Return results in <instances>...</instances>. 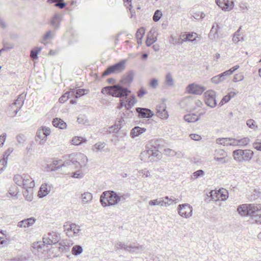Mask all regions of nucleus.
Listing matches in <instances>:
<instances>
[{"instance_id": "obj_47", "label": "nucleus", "mask_w": 261, "mask_h": 261, "mask_svg": "<svg viewBox=\"0 0 261 261\" xmlns=\"http://www.w3.org/2000/svg\"><path fill=\"white\" fill-rule=\"evenodd\" d=\"M145 33V29L144 27H141L138 29L136 33V38H139L140 37L142 36V38L144 37V35Z\"/></svg>"}, {"instance_id": "obj_25", "label": "nucleus", "mask_w": 261, "mask_h": 261, "mask_svg": "<svg viewBox=\"0 0 261 261\" xmlns=\"http://www.w3.org/2000/svg\"><path fill=\"white\" fill-rule=\"evenodd\" d=\"M220 29V27L218 23H214L208 34V37L211 40H215L218 38V32Z\"/></svg>"}, {"instance_id": "obj_18", "label": "nucleus", "mask_w": 261, "mask_h": 261, "mask_svg": "<svg viewBox=\"0 0 261 261\" xmlns=\"http://www.w3.org/2000/svg\"><path fill=\"white\" fill-rule=\"evenodd\" d=\"M217 5L224 11H230L234 7L233 0H215Z\"/></svg>"}, {"instance_id": "obj_7", "label": "nucleus", "mask_w": 261, "mask_h": 261, "mask_svg": "<svg viewBox=\"0 0 261 261\" xmlns=\"http://www.w3.org/2000/svg\"><path fill=\"white\" fill-rule=\"evenodd\" d=\"M254 155V152L250 149H236L232 152L234 159L238 162L250 161Z\"/></svg>"}, {"instance_id": "obj_42", "label": "nucleus", "mask_w": 261, "mask_h": 261, "mask_svg": "<svg viewBox=\"0 0 261 261\" xmlns=\"http://www.w3.org/2000/svg\"><path fill=\"white\" fill-rule=\"evenodd\" d=\"M251 219L255 223L261 224V212L254 213Z\"/></svg>"}, {"instance_id": "obj_37", "label": "nucleus", "mask_w": 261, "mask_h": 261, "mask_svg": "<svg viewBox=\"0 0 261 261\" xmlns=\"http://www.w3.org/2000/svg\"><path fill=\"white\" fill-rule=\"evenodd\" d=\"M48 194L47 185V184L42 185L38 192V196L39 197H43Z\"/></svg>"}, {"instance_id": "obj_3", "label": "nucleus", "mask_w": 261, "mask_h": 261, "mask_svg": "<svg viewBox=\"0 0 261 261\" xmlns=\"http://www.w3.org/2000/svg\"><path fill=\"white\" fill-rule=\"evenodd\" d=\"M119 201V194L114 191H104L100 197V202L103 207L116 205Z\"/></svg>"}, {"instance_id": "obj_9", "label": "nucleus", "mask_w": 261, "mask_h": 261, "mask_svg": "<svg viewBox=\"0 0 261 261\" xmlns=\"http://www.w3.org/2000/svg\"><path fill=\"white\" fill-rule=\"evenodd\" d=\"M134 115V112L131 110H127L125 109L124 112H121L119 113L118 117L117 119L116 123L112 126L110 127V131H114L115 129L118 130L122 128L125 124L124 118H132Z\"/></svg>"}, {"instance_id": "obj_12", "label": "nucleus", "mask_w": 261, "mask_h": 261, "mask_svg": "<svg viewBox=\"0 0 261 261\" xmlns=\"http://www.w3.org/2000/svg\"><path fill=\"white\" fill-rule=\"evenodd\" d=\"M61 20V15L57 13L50 18V40L55 37V32L59 29Z\"/></svg>"}, {"instance_id": "obj_32", "label": "nucleus", "mask_w": 261, "mask_h": 261, "mask_svg": "<svg viewBox=\"0 0 261 261\" xmlns=\"http://www.w3.org/2000/svg\"><path fill=\"white\" fill-rule=\"evenodd\" d=\"M109 132L110 133H113V137L117 138V140L119 141L120 139H122L124 137H125L127 135V132L126 129L120 128V129L117 130L116 129L114 131H110V127H109Z\"/></svg>"}, {"instance_id": "obj_59", "label": "nucleus", "mask_w": 261, "mask_h": 261, "mask_svg": "<svg viewBox=\"0 0 261 261\" xmlns=\"http://www.w3.org/2000/svg\"><path fill=\"white\" fill-rule=\"evenodd\" d=\"M87 121L86 116L85 115H80L77 119L79 123L84 124Z\"/></svg>"}, {"instance_id": "obj_21", "label": "nucleus", "mask_w": 261, "mask_h": 261, "mask_svg": "<svg viewBox=\"0 0 261 261\" xmlns=\"http://www.w3.org/2000/svg\"><path fill=\"white\" fill-rule=\"evenodd\" d=\"M49 134V130L47 128L42 127L39 128L37 132V140L40 143L47 140V136Z\"/></svg>"}, {"instance_id": "obj_41", "label": "nucleus", "mask_w": 261, "mask_h": 261, "mask_svg": "<svg viewBox=\"0 0 261 261\" xmlns=\"http://www.w3.org/2000/svg\"><path fill=\"white\" fill-rule=\"evenodd\" d=\"M253 147L257 151H261V134L257 137V139L253 143Z\"/></svg>"}, {"instance_id": "obj_51", "label": "nucleus", "mask_w": 261, "mask_h": 261, "mask_svg": "<svg viewBox=\"0 0 261 261\" xmlns=\"http://www.w3.org/2000/svg\"><path fill=\"white\" fill-rule=\"evenodd\" d=\"M164 152L166 155L170 156H174L177 154L176 152H175L174 150H173L171 149H170V148L165 149Z\"/></svg>"}, {"instance_id": "obj_13", "label": "nucleus", "mask_w": 261, "mask_h": 261, "mask_svg": "<svg viewBox=\"0 0 261 261\" xmlns=\"http://www.w3.org/2000/svg\"><path fill=\"white\" fill-rule=\"evenodd\" d=\"M135 73L133 70H128L122 76L119 83L116 85H121L122 87L129 89L128 88L134 81Z\"/></svg>"}, {"instance_id": "obj_15", "label": "nucleus", "mask_w": 261, "mask_h": 261, "mask_svg": "<svg viewBox=\"0 0 261 261\" xmlns=\"http://www.w3.org/2000/svg\"><path fill=\"white\" fill-rule=\"evenodd\" d=\"M215 95L216 93L213 90L207 91L204 93V101L207 106L214 108L217 106V103Z\"/></svg>"}, {"instance_id": "obj_44", "label": "nucleus", "mask_w": 261, "mask_h": 261, "mask_svg": "<svg viewBox=\"0 0 261 261\" xmlns=\"http://www.w3.org/2000/svg\"><path fill=\"white\" fill-rule=\"evenodd\" d=\"M165 83L169 86H171L173 84V80L172 75L170 72L168 73L166 75Z\"/></svg>"}, {"instance_id": "obj_49", "label": "nucleus", "mask_w": 261, "mask_h": 261, "mask_svg": "<svg viewBox=\"0 0 261 261\" xmlns=\"http://www.w3.org/2000/svg\"><path fill=\"white\" fill-rule=\"evenodd\" d=\"M241 40H243V37H240V35L239 34V31L238 30L234 33L233 38H232V41H233V42H234L235 43H238Z\"/></svg>"}, {"instance_id": "obj_46", "label": "nucleus", "mask_w": 261, "mask_h": 261, "mask_svg": "<svg viewBox=\"0 0 261 261\" xmlns=\"http://www.w3.org/2000/svg\"><path fill=\"white\" fill-rule=\"evenodd\" d=\"M41 48L36 47L33 49H32L31 51L30 56L32 59L33 60H35L37 59V55L41 51Z\"/></svg>"}, {"instance_id": "obj_55", "label": "nucleus", "mask_w": 261, "mask_h": 261, "mask_svg": "<svg viewBox=\"0 0 261 261\" xmlns=\"http://www.w3.org/2000/svg\"><path fill=\"white\" fill-rule=\"evenodd\" d=\"M13 149L12 148H9L7 149L3 154V158L2 159H6L7 162L8 158L9 156L13 152Z\"/></svg>"}, {"instance_id": "obj_6", "label": "nucleus", "mask_w": 261, "mask_h": 261, "mask_svg": "<svg viewBox=\"0 0 261 261\" xmlns=\"http://www.w3.org/2000/svg\"><path fill=\"white\" fill-rule=\"evenodd\" d=\"M126 59H122L119 62L110 65L101 73L102 78L113 73H119L122 72L126 67Z\"/></svg>"}, {"instance_id": "obj_20", "label": "nucleus", "mask_w": 261, "mask_h": 261, "mask_svg": "<svg viewBox=\"0 0 261 261\" xmlns=\"http://www.w3.org/2000/svg\"><path fill=\"white\" fill-rule=\"evenodd\" d=\"M156 115L162 119H167L169 117L168 113L166 110V104L161 103L156 106Z\"/></svg>"}, {"instance_id": "obj_23", "label": "nucleus", "mask_w": 261, "mask_h": 261, "mask_svg": "<svg viewBox=\"0 0 261 261\" xmlns=\"http://www.w3.org/2000/svg\"><path fill=\"white\" fill-rule=\"evenodd\" d=\"M215 195L216 201H225L228 197V192L226 189L222 188L219 190H215Z\"/></svg>"}, {"instance_id": "obj_36", "label": "nucleus", "mask_w": 261, "mask_h": 261, "mask_svg": "<svg viewBox=\"0 0 261 261\" xmlns=\"http://www.w3.org/2000/svg\"><path fill=\"white\" fill-rule=\"evenodd\" d=\"M232 140H233V138H219L216 139V143L224 146H228L227 144L229 141H231Z\"/></svg>"}, {"instance_id": "obj_24", "label": "nucleus", "mask_w": 261, "mask_h": 261, "mask_svg": "<svg viewBox=\"0 0 261 261\" xmlns=\"http://www.w3.org/2000/svg\"><path fill=\"white\" fill-rule=\"evenodd\" d=\"M71 96L74 98H79L89 92V90L87 89H71Z\"/></svg>"}, {"instance_id": "obj_26", "label": "nucleus", "mask_w": 261, "mask_h": 261, "mask_svg": "<svg viewBox=\"0 0 261 261\" xmlns=\"http://www.w3.org/2000/svg\"><path fill=\"white\" fill-rule=\"evenodd\" d=\"M64 229H69L73 232L74 236H76L78 233L81 231L80 226L76 225L75 223H70L66 222L64 225Z\"/></svg>"}, {"instance_id": "obj_34", "label": "nucleus", "mask_w": 261, "mask_h": 261, "mask_svg": "<svg viewBox=\"0 0 261 261\" xmlns=\"http://www.w3.org/2000/svg\"><path fill=\"white\" fill-rule=\"evenodd\" d=\"M87 141V139L79 136H75L72 139V143L74 145H80L83 143H85Z\"/></svg>"}, {"instance_id": "obj_63", "label": "nucleus", "mask_w": 261, "mask_h": 261, "mask_svg": "<svg viewBox=\"0 0 261 261\" xmlns=\"http://www.w3.org/2000/svg\"><path fill=\"white\" fill-rule=\"evenodd\" d=\"M244 79V76L243 75H239L238 74H236L234 75L233 77V82L234 83H237L239 81H241Z\"/></svg>"}, {"instance_id": "obj_39", "label": "nucleus", "mask_w": 261, "mask_h": 261, "mask_svg": "<svg viewBox=\"0 0 261 261\" xmlns=\"http://www.w3.org/2000/svg\"><path fill=\"white\" fill-rule=\"evenodd\" d=\"M70 95L71 96V89H70L69 91H66L61 96V97L59 99V101L62 103H64L68 99Z\"/></svg>"}, {"instance_id": "obj_64", "label": "nucleus", "mask_w": 261, "mask_h": 261, "mask_svg": "<svg viewBox=\"0 0 261 261\" xmlns=\"http://www.w3.org/2000/svg\"><path fill=\"white\" fill-rule=\"evenodd\" d=\"M105 146V144L104 143H96L94 145V149H96L97 151H99L101 150Z\"/></svg>"}, {"instance_id": "obj_62", "label": "nucleus", "mask_w": 261, "mask_h": 261, "mask_svg": "<svg viewBox=\"0 0 261 261\" xmlns=\"http://www.w3.org/2000/svg\"><path fill=\"white\" fill-rule=\"evenodd\" d=\"M255 122L254 120L250 119H248L246 122V124L247 126L250 128H254L255 125Z\"/></svg>"}, {"instance_id": "obj_22", "label": "nucleus", "mask_w": 261, "mask_h": 261, "mask_svg": "<svg viewBox=\"0 0 261 261\" xmlns=\"http://www.w3.org/2000/svg\"><path fill=\"white\" fill-rule=\"evenodd\" d=\"M181 37L183 38L181 39V42H194L196 41V38H198V35L194 32H184L181 34Z\"/></svg>"}, {"instance_id": "obj_45", "label": "nucleus", "mask_w": 261, "mask_h": 261, "mask_svg": "<svg viewBox=\"0 0 261 261\" xmlns=\"http://www.w3.org/2000/svg\"><path fill=\"white\" fill-rule=\"evenodd\" d=\"M162 16V11L160 10H156L154 13L152 19L154 22H157L161 19Z\"/></svg>"}, {"instance_id": "obj_35", "label": "nucleus", "mask_w": 261, "mask_h": 261, "mask_svg": "<svg viewBox=\"0 0 261 261\" xmlns=\"http://www.w3.org/2000/svg\"><path fill=\"white\" fill-rule=\"evenodd\" d=\"M83 252V248L80 245L73 246L71 250V253L74 256H78Z\"/></svg>"}, {"instance_id": "obj_19", "label": "nucleus", "mask_w": 261, "mask_h": 261, "mask_svg": "<svg viewBox=\"0 0 261 261\" xmlns=\"http://www.w3.org/2000/svg\"><path fill=\"white\" fill-rule=\"evenodd\" d=\"M186 90L189 94L201 95L205 90V88L200 85L192 83L188 85Z\"/></svg>"}, {"instance_id": "obj_50", "label": "nucleus", "mask_w": 261, "mask_h": 261, "mask_svg": "<svg viewBox=\"0 0 261 261\" xmlns=\"http://www.w3.org/2000/svg\"><path fill=\"white\" fill-rule=\"evenodd\" d=\"M68 3L67 2H65L63 1H58L57 3L54 4V6L60 9H63L65 6H67Z\"/></svg>"}, {"instance_id": "obj_38", "label": "nucleus", "mask_w": 261, "mask_h": 261, "mask_svg": "<svg viewBox=\"0 0 261 261\" xmlns=\"http://www.w3.org/2000/svg\"><path fill=\"white\" fill-rule=\"evenodd\" d=\"M82 199L83 202L88 203L92 199V195L89 192H85L81 195Z\"/></svg>"}, {"instance_id": "obj_33", "label": "nucleus", "mask_w": 261, "mask_h": 261, "mask_svg": "<svg viewBox=\"0 0 261 261\" xmlns=\"http://www.w3.org/2000/svg\"><path fill=\"white\" fill-rule=\"evenodd\" d=\"M236 94V93L232 91L229 92L227 94L223 97L219 103V106L221 107L225 103L228 102Z\"/></svg>"}, {"instance_id": "obj_31", "label": "nucleus", "mask_w": 261, "mask_h": 261, "mask_svg": "<svg viewBox=\"0 0 261 261\" xmlns=\"http://www.w3.org/2000/svg\"><path fill=\"white\" fill-rule=\"evenodd\" d=\"M150 144L151 147L159 150V149L164 146L166 142L163 139H155L151 140Z\"/></svg>"}, {"instance_id": "obj_8", "label": "nucleus", "mask_w": 261, "mask_h": 261, "mask_svg": "<svg viewBox=\"0 0 261 261\" xmlns=\"http://www.w3.org/2000/svg\"><path fill=\"white\" fill-rule=\"evenodd\" d=\"M115 247L117 249L124 250L129 253L139 254L143 251L145 248L141 245H135V244H127L124 242L118 241L115 243Z\"/></svg>"}, {"instance_id": "obj_54", "label": "nucleus", "mask_w": 261, "mask_h": 261, "mask_svg": "<svg viewBox=\"0 0 261 261\" xmlns=\"http://www.w3.org/2000/svg\"><path fill=\"white\" fill-rule=\"evenodd\" d=\"M149 85L152 88H156L158 85V80L155 78L150 79Z\"/></svg>"}, {"instance_id": "obj_28", "label": "nucleus", "mask_w": 261, "mask_h": 261, "mask_svg": "<svg viewBox=\"0 0 261 261\" xmlns=\"http://www.w3.org/2000/svg\"><path fill=\"white\" fill-rule=\"evenodd\" d=\"M184 119L188 123L195 122L200 119V116L195 113H189L184 116Z\"/></svg>"}, {"instance_id": "obj_40", "label": "nucleus", "mask_w": 261, "mask_h": 261, "mask_svg": "<svg viewBox=\"0 0 261 261\" xmlns=\"http://www.w3.org/2000/svg\"><path fill=\"white\" fill-rule=\"evenodd\" d=\"M250 142V139L248 137H244L240 139H238L237 144L238 146H246Z\"/></svg>"}, {"instance_id": "obj_60", "label": "nucleus", "mask_w": 261, "mask_h": 261, "mask_svg": "<svg viewBox=\"0 0 261 261\" xmlns=\"http://www.w3.org/2000/svg\"><path fill=\"white\" fill-rule=\"evenodd\" d=\"M7 161L6 159H2L0 160V173L4 170L7 166Z\"/></svg>"}, {"instance_id": "obj_1", "label": "nucleus", "mask_w": 261, "mask_h": 261, "mask_svg": "<svg viewBox=\"0 0 261 261\" xmlns=\"http://www.w3.org/2000/svg\"><path fill=\"white\" fill-rule=\"evenodd\" d=\"M65 157V160L63 162L61 160H54L52 164H50V172L69 166H73L75 169H79L82 167L83 164L85 165L88 162L87 156L81 152L72 153Z\"/></svg>"}, {"instance_id": "obj_4", "label": "nucleus", "mask_w": 261, "mask_h": 261, "mask_svg": "<svg viewBox=\"0 0 261 261\" xmlns=\"http://www.w3.org/2000/svg\"><path fill=\"white\" fill-rule=\"evenodd\" d=\"M101 93L107 94L116 97H121L124 96H127L131 92V91L127 88H124L121 85L113 86H106L102 88Z\"/></svg>"}, {"instance_id": "obj_58", "label": "nucleus", "mask_w": 261, "mask_h": 261, "mask_svg": "<svg viewBox=\"0 0 261 261\" xmlns=\"http://www.w3.org/2000/svg\"><path fill=\"white\" fill-rule=\"evenodd\" d=\"M17 101V100H16V101L14 103H13L10 107V109L11 110H14V115H16V113L19 111L21 107V105H20L19 107H16V108H15Z\"/></svg>"}, {"instance_id": "obj_57", "label": "nucleus", "mask_w": 261, "mask_h": 261, "mask_svg": "<svg viewBox=\"0 0 261 261\" xmlns=\"http://www.w3.org/2000/svg\"><path fill=\"white\" fill-rule=\"evenodd\" d=\"M83 173L82 171L79 170L74 172L72 173V176L74 178H81L83 177Z\"/></svg>"}, {"instance_id": "obj_29", "label": "nucleus", "mask_w": 261, "mask_h": 261, "mask_svg": "<svg viewBox=\"0 0 261 261\" xmlns=\"http://www.w3.org/2000/svg\"><path fill=\"white\" fill-rule=\"evenodd\" d=\"M53 126L55 127L63 129L67 127L66 123L60 118H55L52 121Z\"/></svg>"}, {"instance_id": "obj_53", "label": "nucleus", "mask_w": 261, "mask_h": 261, "mask_svg": "<svg viewBox=\"0 0 261 261\" xmlns=\"http://www.w3.org/2000/svg\"><path fill=\"white\" fill-rule=\"evenodd\" d=\"M147 93V91L146 89H145L143 87H141L139 90L137 92V96L141 98H142L145 94Z\"/></svg>"}, {"instance_id": "obj_27", "label": "nucleus", "mask_w": 261, "mask_h": 261, "mask_svg": "<svg viewBox=\"0 0 261 261\" xmlns=\"http://www.w3.org/2000/svg\"><path fill=\"white\" fill-rule=\"evenodd\" d=\"M35 221L36 219L34 218H29L19 222L18 223V226L24 228L29 227L32 226L35 223Z\"/></svg>"}, {"instance_id": "obj_48", "label": "nucleus", "mask_w": 261, "mask_h": 261, "mask_svg": "<svg viewBox=\"0 0 261 261\" xmlns=\"http://www.w3.org/2000/svg\"><path fill=\"white\" fill-rule=\"evenodd\" d=\"M156 38H151L149 37L148 35H147V38L145 41L146 45L148 47L150 46L156 41Z\"/></svg>"}, {"instance_id": "obj_2", "label": "nucleus", "mask_w": 261, "mask_h": 261, "mask_svg": "<svg viewBox=\"0 0 261 261\" xmlns=\"http://www.w3.org/2000/svg\"><path fill=\"white\" fill-rule=\"evenodd\" d=\"M73 244L72 240H61L60 234L58 232H50V253L54 254V257H58L60 254L68 252Z\"/></svg>"}, {"instance_id": "obj_10", "label": "nucleus", "mask_w": 261, "mask_h": 261, "mask_svg": "<svg viewBox=\"0 0 261 261\" xmlns=\"http://www.w3.org/2000/svg\"><path fill=\"white\" fill-rule=\"evenodd\" d=\"M14 180L17 185L22 186L27 189L33 188L35 186L34 180L28 174L23 175V176L17 175L15 176Z\"/></svg>"}, {"instance_id": "obj_14", "label": "nucleus", "mask_w": 261, "mask_h": 261, "mask_svg": "<svg viewBox=\"0 0 261 261\" xmlns=\"http://www.w3.org/2000/svg\"><path fill=\"white\" fill-rule=\"evenodd\" d=\"M177 210L179 215L184 218H189L192 215L193 208L188 203L178 205Z\"/></svg>"}, {"instance_id": "obj_56", "label": "nucleus", "mask_w": 261, "mask_h": 261, "mask_svg": "<svg viewBox=\"0 0 261 261\" xmlns=\"http://www.w3.org/2000/svg\"><path fill=\"white\" fill-rule=\"evenodd\" d=\"M118 105L117 106V109L121 110L123 107L125 108V100L124 97H120Z\"/></svg>"}, {"instance_id": "obj_30", "label": "nucleus", "mask_w": 261, "mask_h": 261, "mask_svg": "<svg viewBox=\"0 0 261 261\" xmlns=\"http://www.w3.org/2000/svg\"><path fill=\"white\" fill-rule=\"evenodd\" d=\"M146 130V129L145 127H141L140 126H136L131 130L130 136L132 138H135L145 132Z\"/></svg>"}, {"instance_id": "obj_43", "label": "nucleus", "mask_w": 261, "mask_h": 261, "mask_svg": "<svg viewBox=\"0 0 261 261\" xmlns=\"http://www.w3.org/2000/svg\"><path fill=\"white\" fill-rule=\"evenodd\" d=\"M205 174L204 171L203 170L199 169L192 173V179H197L199 177L203 176Z\"/></svg>"}, {"instance_id": "obj_16", "label": "nucleus", "mask_w": 261, "mask_h": 261, "mask_svg": "<svg viewBox=\"0 0 261 261\" xmlns=\"http://www.w3.org/2000/svg\"><path fill=\"white\" fill-rule=\"evenodd\" d=\"M137 116L140 119H150L154 114L150 109L146 108L137 107L136 108Z\"/></svg>"}, {"instance_id": "obj_61", "label": "nucleus", "mask_w": 261, "mask_h": 261, "mask_svg": "<svg viewBox=\"0 0 261 261\" xmlns=\"http://www.w3.org/2000/svg\"><path fill=\"white\" fill-rule=\"evenodd\" d=\"M129 197V194L128 193L126 194H123L120 195L119 194V198H120V201L121 203L124 202L125 201V200L127 198Z\"/></svg>"}, {"instance_id": "obj_17", "label": "nucleus", "mask_w": 261, "mask_h": 261, "mask_svg": "<svg viewBox=\"0 0 261 261\" xmlns=\"http://www.w3.org/2000/svg\"><path fill=\"white\" fill-rule=\"evenodd\" d=\"M146 155L148 157L147 160L145 159L144 162H154L155 160H154V158H156L157 159H159L161 157V155L159 153V150L155 148H153L152 147L150 149H149L146 152L141 153V155Z\"/></svg>"}, {"instance_id": "obj_52", "label": "nucleus", "mask_w": 261, "mask_h": 261, "mask_svg": "<svg viewBox=\"0 0 261 261\" xmlns=\"http://www.w3.org/2000/svg\"><path fill=\"white\" fill-rule=\"evenodd\" d=\"M123 97L124 98V99L125 100V109H127V110H131V109L134 106L135 104L133 103L132 102L129 101H127V96H124Z\"/></svg>"}, {"instance_id": "obj_11", "label": "nucleus", "mask_w": 261, "mask_h": 261, "mask_svg": "<svg viewBox=\"0 0 261 261\" xmlns=\"http://www.w3.org/2000/svg\"><path fill=\"white\" fill-rule=\"evenodd\" d=\"M240 67L239 65H236L231 68L211 78V82L215 84H219L226 80V77L233 73Z\"/></svg>"}, {"instance_id": "obj_5", "label": "nucleus", "mask_w": 261, "mask_h": 261, "mask_svg": "<svg viewBox=\"0 0 261 261\" xmlns=\"http://www.w3.org/2000/svg\"><path fill=\"white\" fill-rule=\"evenodd\" d=\"M237 212L242 216L252 217L255 213L261 212V204H242L237 208Z\"/></svg>"}]
</instances>
